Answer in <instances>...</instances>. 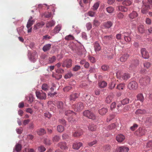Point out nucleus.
Returning <instances> with one entry per match:
<instances>
[{
	"mask_svg": "<svg viewBox=\"0 0 152 152\" xmlns=\"http://www.w3.org/2000/svg\"><path fill=\"white\" fill-rule=\"evenodd\" d=\"M84 106L83 102H80L73 104L72 105V108L75 111L79 112L81 111L84 108Z\"/></svg>",
	"mask_w": 152,
	"mask_h": 152,
	"instance_id": "f257e3e1",
	"label": "nucleus"
},
{
	"mask_svg": "<svg viewBox=\"0 0 152 152\" xmlns=\"http://www.w3.org/2000/svg\"><path fill=\"white\" fill-rule=\"evenodd\" d=\"M28 57L30 61L32 62H35L38 58L37 53L36 52L31 53L28 52Z\"/></svg>",
	"mask_w": 152,
	"mask_h": 152,
	"instance_id": "f03ea898",
	"label": "nucleus"
},
{
	"mask_svg": "<svg viewBox=\"0 0 152 152\" xmlns=\"http://www.w3.org/2000/svg\"><path fill=\"white\" fill-rule=\"evenodd\" d=\"M116 75L117 76L125 80H127L130 77L129 74L126 73H122L120 71L117 72Z\"/></svg>",
	"mask_w": 152,
	"mask_h": 152,
	"instance_id": "7ed1b4c3",
	"label": "nucleus"
},
{
	"mask_svg": "<svg viewBox=\"0 0 152 152\" xmlns=\"http://www.w3.org/2000/svg\"><path fill=\"white\" fill-rule=\"evenodd\" d=\"M83 113L84 116L89 119L94 120L96 118L95 115L91 111L89 110H85Z\"/></svg>",
	"mask_w": 152,
	"mask_h": 152,
	"instance_id": "20e7f679",
	"label": "nucleus"
},
{
	"mask_svg": "<svg viewBox=\"0 0 152 152\" xmlns=\"http://www.w3.org/2000/svg\"><path fill=\"white\" fill-rule=\"evenodd\" d=\"M72 61L70 59H67L64 60L62 64L63 67H66L67 68H69L72 66Z\"/></svg>",
	"mask_w": 152,
	"mask_h": 152,
	"instance_id": "39448f33",
	"label": "nucleus"
},
{
	"mask_svg": "<svg viewBox=\"0 0 152 152\" xmlns=\"http://www.w3.org/2000/svg\"><path fill=\"white\" fill-rule=\"evenodd\" d=\"M128 88L130 89L135 90L138 88V84L135 81H132L129 84Z\"/></svg>",
	"mask_w": 152,
	"mask_h": 152,
	"instance_id": "423d86ee",
	"label": "nucleus"
},
{
	"mask_svg": "<svg viewBox=\"0 0 152 152\" xmlns=\"http://www.w3.org/2000/svg\"><path fill=\"white\" fill-rule=\"evenodd\" d=\"M36 95L37 98L40 99H45L46 97V93L42 92H40L39 91H36Z\"/></svg>",
	"mask_w": 152,
	"mask_h": 152,
	"instance_id": "0eeeda50",
	"label": "nucleus"
},
{
	"mask_svg": "<svg viewBox=\"0 0 152 152\" xmlns=\"http://www.w3.org/2000/svg\"><path fill=\"white\" fill-rule=\"evenodd\" d=\"M150 81V78L149 77H147L146 78H140L139 82L141 85H145L149 83Z\"/></svg>",
	"mask_w": 152,
	"mask_h": 152,
	"instance_id": "6e6552de",
	"label": "nucleus"
},
{
	"mask_svg": "<svg viewBox=\"0 0 152 152\" xmlns=\"http://www.w3.org/2000/svg\"><path fill=\"white\" fill-rule=\"evenodd\" d=\"M129 150L128 148L125 146L117 147L115 151V152H128Z\"/></svg>",
	"mask_w": 152,
	"mask_h": 152,
	"instance_id": "1a4fd4ad",
	"label": "nucleus"
},
{
	"mask_svg": "<svg viewBox=\"0 0 152 152\" xmlns=\"http://www.w3.org/2000/svg\"><path fill=\"white\" fill-rule=\"evenodd\" d=\"M121 104H118L117 106L118 109V110L117 112V113H119L120 112H126L129 110L130 109V106L129 105H126L123 109L121 110L120 108V107H121Z\"/></svg>",
	"mask_w": 152,
	"mask_h": 152,
	"instance_id": "9d476101",
	"label": "nucleus"
},
{
	"mask_svg": "<svg viewBox=\"0 0 152 152\" xmlns=\"http://www.w3.org/2000/svg\"><path fill=\"white\" fill-rule=\"evenodd\" d=\"M141 53L142 57L145 59H148L149 58L148 52L145 48H142L141 50Z\"/></svg>",
	"mask_w": 152,
	"mask_h": 152,
	"instance_id": "9b49d317",
	"label": "nucleus"
},
{
	"mask_svg": "<svg viewBox=\"0 0 152 152\" xmlns=\"http://www.w3.org/2000/svg\"><path fill=\"white\" fill-rule=\"evenodd\" d=\"M144 123L146 126H149L152 125V117H147L144 119Z\"/></svg>",
	"mask_w": 152,
	"mask_h": 152,
	"instance_id": "f8f14e48",
	"label": "nucleus"
},
{
	"mask_svg": "<svg viewBox=\"0 0 152 152\" xmlns=\"http://www.w3.org/2000/svg\"><path fill=\"white\" fill-rule=\"evenodd\" d=\"M151 9L150 6L148 4H144L142 6L141 9L142 13L146 14L148 12V10Z\"/></svg>",
	"mask_w": 152,
	"mask_h": 152,
	"instance_id": "ddd939ff",
	"label": "nucleus"
},
{
	"mask_svg": "<svg viewBox=\"0 0 152 152\" xmlns=\"http://www.w3.org/2000/svg\"><path fill=\"white\" fill-rule=\"evenodd\" d=\"M113 38L112 35L103 36L102 37V40L104 42L107 43L109 42Z\"/></svg>",
	"mask_w": 152,
	"mask_h": 152,
	"instance_id": "4468645a",
	"label": "nucleus"
},
{
	"mask_svg": "<svg viewBox=\"0 0 152 152\" xmlns=\"http://www.w3.org/2000/svg\"><path fill=\"white\" fill-rule=\"evenodd\" d=\"M45 25V23L43 21L38 22L34 25L33 29L34 30H37L42 28Z\"/></svg>",
	"mask_w": 152,
	"mask_h": 152,
	"instance_id": "2eb2a0df",
	"label": "nucleus"
},
{
	"mask_svg": "<svg viewBox=\"0 0 152 152\" xmlns=\"http://www.w3.org/2000/svg\"><path fill=\"white\" fill-rule=\"evenodd\" d=\"M138 16L137 13L135 11H133L132 12L129 14L128 16L131 19H133L136 18Z\"/></svg>",
	"mask_w": 152,
	"mask_h": 152,
	"instance_id": "dca6fc26",
	"label": "nucleus"
},
{
	"mask_svg": "<svg viewBox=\"0 0 152 152\" xmlns=\"http://www.w3.org/2000/svg\"><path fill=\"white\" fill-rule=\"evenodd\" d=\"M79 94L77 93H72L69 96V99L70 101H75L76 99L78 97Z\"/></svg>",
	"mask_w": 152,
	"mask_h": 152,
	"instance_id": "f3484780",
	"label": "nucleus"
},
{
	"mask_svg": "<svg viewBox=\"0 0 152 152\" xmlns=\"http://www.w3.org/2000/svg\"><path fill=\"white\" fill-rule=\"evenodd\" d=\"M83 144L80 142H75L73 145V148L75 150H78L82 146Z\"/></svg>",
	"mask_w": 152,
	"mask_h": 152,
	"instance_id": "a211bd4d",
	"label": "nucleus"
},
{
	"mask_svg": "<svg viewBox=\"0 0 152 152\" xmlns=\"http://www.w3.org/2000/svg\"><path fill=\"white\" fill-rule=\"evenodd\" d=\"M94 48L95 51L97 53L101 50V47L99 44L97 42H96L94 44Z\"/></svg>",
	"mask_w": 152,
	"mask_h": 152,
	"instance_id": "6ab92c4d",
	"label": "nucleus"
},
{
	"mask_svg": "<svg viewBox=\"0 0 152 152\" xmlns=\"http://www.w3.org/2000/svg\"><path fill=\"white\" fill-rule=\"evenodd\" d=\"M58 146L62 149L67 150L68 149V147L67 146L65 142H60L58 144Z\"/></svg>",
	"mask_w": 152,
	"mask_h": 152,
	"instance_id": "aec40b11",
	"label": "nucleus"
},
{
	"mask_svg": "<svg viewBox=\"0 0 152 152\" xmlns=\"http://www.w3.org/2000/svg\"><path fill=\"white\" fill-rule=\"evenodd\" d=\"M61 26L59 25H58L55 27L52 31V32L53 34H56L58 33L61 30Z\"/></svg>",
	"mask_w": 152,
	"mask_h": 152,
	"instance_id": "412c9836",
	"label": "nucleus"
},
{
	"mask_svg": "<svg viewBox=\"0 0 152 152\" xmlns=\"http://www.w3.org/2000/svg\"><path fill=\"white\" fill-rule=\"evenodd\" d=\"M129 57V55L128 54H125L123 55L120 58V60L121 62H124L126 61Z\"/></svg>",
	"mask_w": 152,
	"mask_h": 152,
	"instance_id": "4be33fe9",
	"label": "nucleus"
},
{
	"mask_svg": "<svg viewBox=\"0 0 152 152\" xmlns=\"http://www.w3.org/2000/svg\"><path fill=\"white\" fill-rule=\"evenodd\" d=\"M125 137L122 134H119L117 135L116 137V139L118 142H122L125 139Z\"/></svg>",
	"mask_w": 152,
	"mask_h": 152,
	"instance_id": "5701e85b",
	"label": "nucleus"
},
{
	"mask_svg": "<svg viewBox=\"0 0 152 152\" xmlns=\"http://www.w3.org/2000/svg\"><path fill=\"white\" fill-rule=\"evenodd\" d=\"M146 111L144 109H138L135 112L136 115L144 114L146 113Z\"/></svg>",
	"mask_w": 152,
	"mask_h": 152,
	"instance_id": "b1692460",
	"label": "nucleus"
},
{
	"mask_svg": "<svg viewBox=\"0 0 152 152\" xmlns=\"http://www.w3.org/2000/svg\"><path fill=\"white\" fill-rule=\"evenodd\" d=\"M113 23L111 21H108L104 23V26L106 28H110L113 25Z\"/></svg>",
	"mask_w": 152,
	"mask_h": 152,
	"instance_id": "393cba45",
	"label": "nucleus"
},
{
	"mask_svg": "<svg viewBox=\"0 0 152 152\" xmlns=\"http://www.w3.org/2000/svg\"><path fill=\"white\" fill-rule=\"evenodd\" d=\"M85 99L88 103L90 104L93 103V98L91 97L90 95H86L85 97Z\"/></svg>",
	"mask_w": 152,
	"mask_h": 152,
	"instance_id": "a878e982",
	"label": "nucleus"
},
{
	"mask_svg": "<svg viewBox=\"0 0 152 152\" xmlns=\"http://www.w3.org/2000/svg\"><path fill=\"white\" fill-rule=\"evenodd\" d=\"M137 99L140 101V102H142L144 100V97L142 94L140 93L138 94L137 96Z\"/></svg>",
	"mask_w": 152,
	"mask_h": 152,
	"instance_id": "bb28decb",
	"label": "nucleus"
},
{
	"mask_svg": "<svg viewBox=\"0 0 152 152\" xmlns=\"http://www.w3.org/2000/svg\"><path fill=\"white\" fill-rule=\"evenodd\" d=\"M107 111V109L105 108H102L99 110V114L102 115H105Z\"/></svg>",
	"mask_w": 152,
	"mask_h": 152,
	"instance_id": "cd10ccee",
	"label": "nucleus"
},
{
	"mask_svg": "<svg viewBox=\"0 0 152 152\" xmlns=\"http://www.w3.org/2000/svg\"><path fill=\"white\" fill-rule=\"evenodd\" d=\"M55 24V22L53 20H51L48 22L46 24V27L47 28H49L52 27L54 26Z\"/></svg>",
	"mask_w": 152,
	"mask_h": 152,
	"instance_id": "c85d7f7f",
	"label": "nucleus"
},
{
	"mask_svg": "<svg viewBox=\"0 0 152 152\" xmlns=\"http://www.w3.org/2000/svg\"><path fill=\"white\" fill-rule=\"evenodd\" d=\"M138 30L139 32L141 34L144 33L145 31V29L143 25H140L138 27Z\"/></svg>",
	"mask_w": 152,
	"mask_h": 152,
	"instance_id": "c756f323",
	"label": "nucleus"
},
{
	"mask_svg": "<svg viewBox=\"0 0 152 152\" xmlns=\"http://www.w3.org/2000/svg\"><path fill=\"white\" fill-rule=\"evenodd\" d=\"M51 45L47 44L45 45L42 48V50L44 52H46L49 50L51 48Z\"/></svg>",
	"mask_w": 152,
	"mask_h": 152,
	"instance_id": "7c9ffc66",
	"label": "nucleus"
},
{
	"mask_svg": "<svg viewBox=\"0 0 152 152\" xmlns=\"http://www.w3.org/2000/svg\"><path fill=\"white\" fill-rule=\"evenodd\" d=\"M37 134L39 135H42L46 133L45 130L43 128H40L37 131Z\"/></svg>",
	"mask_w": 152,
	"mask_h": 152,
	"instance_id": "2f4dec72",
	"label": "nucleus"
},
{
	"mask_svg": "<svg viewBox=\"0 0 152 152\" xmlns=\"http://www.w3.org/2000/svg\"><path fill=\"white\" fill-rule=\"evenodd\" d=\"M88 129L91 131H95L96 129V125L93 124H90L88 127Z\"/></svg>",
	"mask_w": 152,
	"mask_h": 152,
	"instance_id": "473e14b6",
	"label": "nucleus"
},
{
	"mask_svg": "<svg viewBox=\"0 0 152 152\" xmlns=\"http://www.w3.org/2000/svg\"><path fill=\"white\" fill-rule=\"evenodd\" d=\"M118 10L123 12H126L128 10V9L123 6H120L118 7Z\"/></svg>",
	"mask_w": 152,
	"mask_h": 152,
	"instance_id": "72a5a7b5",
	"label": "nucleus"
},
{
	"mask_svg": "<svg viewBox=\"0 0 152 152\" xmlns=\"http://www.w3.org/2000/svg\"><path fill=\"white\" fill-rule=\"evenodd\" d=\"M137 132L140 135H143L145 133L144 129L141 128H139L137 130Z\"/></svg>",
	"mask_w": 152,
	"mask_h": 152,
	"instance_id": "f704fd0d",
	"label": "nucleus"
},
{
	"mask_svg": "<svg viewBox=\"0 0 152 152\" xmlns=\"http://www.w3.org/2000/svg\"><path fill=\"white\" fill-rule=\"evenodd\" d=\"M34 22V20H28L27 25H26V27L27 28H29L30 27H31V26L33 24Z\"/></svg>",
	"mask_w": 152,
	"mask_h": 152,
	"instance_id": "c9c22d12",
	"label": "nucleus"
},
{
	"mask_svg": "<svg viewBox=\"0 0 152 152\" xmlns=\"http://www.w3.org/2000/svg\"><path fill=\"white\" fill-rule=\"evenodd\" d=\"M83 133L80 130H79L76 131L73 134V136L74 137H78L81 135Z\"/></svg>",
	"mask_w": 152,
	"mask_h": 152,
	"instance_id": "e433bc0d",
	"label": "nucleus"
},
{
	"mask_svg": "<svg viewBox=\"0 0 152 152\" xmlns=\"http://www.w3.org/2000/svg\"><path fill=\"white\" fill-rule=\"evenodd\" d=\"M23 27L21 26L17 28V31L19 35H21L23 34L24 31L23 30Z\"/></svg>",
	"mask_w": 152,
	"mask_h": 152,
	"instance_id": "4c0bfd02",
	"label": "nucleus"
},
{
	"mask_svg": "<svg viewBox=\"0 0 152 152\" xmlns=\"http://www.w3.org/2000/svg\"><path fill=\"white\" fill-rule=\"evenodd\" d=\"M99 85L100 88H104L106 86L107 83L104 81H102L99 83Z\"/></svg>",
	"mask_w": 152,
	"mask_h": 152,
	"instance_id": "58836bf2",
	"label": "nucleus"
},
{
	"mask_svg": "<svg viewBox=\"0 0 152 152\" xmlns=\"http://www.w3.org/2000/svg\"><path fill=\"white\" fill-rule=\"evenodd\" d=\"M22 148V146L21 144L17 143L15 146V150L17 152L20 151Z\"/></svg>",
	"mask_w": 152,
	"mask_h": 152,
	"instance_id": "ea45409f",
	"label": "nucleus"
},
{
	"mask_svg": "<svg viewBox=\"0 0 152 152\" xmlns=\"http://www.w3.org/2000/svg\"><path fill=\"white\" fill-rule=\"evenodd\" d=\"M73 75V74L71 72H68L64 76L65 79H68L70 78Z\"/></svg>",
	"mask_w": 152,
	"mask_h": 152,
	"instance_id": "a19ab883",
	"label": "nucleus"
},
{
	"mask_svg": "<svg viewBox=\"0 0 152 152\" xmlns=\"http://www.w3.org/2000/svg\"><path fill=\"white\" fill-rule=\"evenodd\" d=\"M113 99V97L112 96H108L106 98V102L108 104H109L111 102Z\"/></svg>",
	"mask_w": 152,
	"mask_h": 152,
	"instance_id": "79ce46f5",
	"label": "nucleus"
},
{
	"mask_svg": "<svg viewBox=\"0 0 152 152\" xmlns=\"http://www.w3.org/2000/svg\"><path fill=\"white\" fill-rule=\"evenodd\" d=\"M65 39L66 40H70L74 39V37L71 34L66 36L65 37Z\"/></svg>",
	"mask_w": 152,
	"mask_h": 152,
	"instance_id": "37998d69",
	"label": "nucleus"
},
{
	"mask_svg": "<svg viewBox=\"0 0 152 152\" xmlns=\"http://www.w3.org/2000/svg\"><path fill=\"white\" fill-rule=\"evenodd\" d=\"M129 99L128 98H126L123 99L121 102V104L123 105H124L129 103Z\"/></svg>",
	"mask_w": 152,
	"mask_h": 152,
	"instance_id": "c03bdc74",
	"label": "nucleus"
},
{
	"mask_svg": "<svg viewBox=\"0 0 152 152\" xmlns=\"http://www.w3.org/2000/svg\"><path fill=\"white\" fill-rule=\"evenodd\" d=\"M100 23L99 21L96 19H94L93 22V24L94 26L96 27L98 26L100 24Z\"/></svg>",
	"mask_w": 152,
	"mask_h": 152,
	"instance_id": "a18cd8bd",
	"label": "nucleus"
},
{
	"mask_svg": "<svg viewBox=\"0 0 152 152\" xmlns=\"http://www.w3.org/2000/svg\"><path fill=\"white\" fill-rule=\"evenodd\" d=\"M99 5V2L95 3L93 6V9L96 10L97 9Z\"/></svg>",
	"mask_w": 152,
	"mask_h": 152,
	"instance_id": "49530a36",
	"label": "nucleus"
},
{
	"mask_svg": "<svg viewBox=\"0 0 152 152\" xmlns=\"http://www.w3.org/2000/svg\"><path fill=\"white\" fill-rule=\"evenodd\" d=\"M86 27L87 30L89 31L92 28V24L90 22L87 23L86 24Z\"/></svg>",
	"mask_w": 152,
	"mask_h": 152,
	"instance_id": "de8ad7c7",
	"label": "nucleus"
},
{
	"mask_svg": "<svg viewBox=\"0 0 152 152\" xmlns=\"http://www.w3.org/2000/svg\"><path fill=\"white\" fill-rule=\"evenodd\" d=\"M64 104L61 101H58L57 102V106L58 108L62 109L63 107Z\"/></svg>",
	"mask_w": 152,
	"mask_h": 152,
	"instance_id": "09e8293b",
	"label": "nucleus"
},
{
	"mask_svg": "<svg viewBox=\"0 0 152 152\" xmlns=\"http://www.w3.org/2000/svg\"><path fill=\"white\" fill-rule=\"evenodd\" d=\"M115 127V124H114L113 123L109 125L107 127V129L109 130H112L114 129Z\"/></svg>",
	"mask_w": 152,
	"mask_h": 152,
	"instance_id": "8fccbe9b",
	"label": "nucleus"
},
{
	"mask_svg": "<svg viewBox=\"0 0 152 152\" xmlns=\"http://www.w3.org/2000/svg\"><path fill=\"white\" fill-rule=\"evenodd\" d=\"M107 11L109 13H111L114 11L113 8L111 7H109L106 8Z\"/></svg>",
	"mask_w": 152,
	"mask_h": 152,
	"instance_id": "3c124183",
	"label": "nucleus"
},
{
	"mask_svg": "<svg viewBox=\"0 0 152 152\" xmlns=\"http://www.w3.org/2000/svg\"><path fill=\"white\" fill-rule=\"evenodd\" d=\"M57 131L59 132H62L64 130V127L61 125H58L57 127Z\"/></svg>",
	"mask_w": 152,
	"mask_h": 152,
	"instance_id": "603ef678",
	"label": "nucleus"
},
{
	"mask_svg": "<svg viewBox=\"0 0 152 152\" xmlns=\"http://www.w3.org/2000/svg\"><path fill=\"white\" fill-rule=\"evenodd\" d=\"M42 89L44 91H47L48 89V85L46 83H44L42 86Z\"/></svg>",
	"mask_w": 152,
	"mask_h": 152,
	"instance_id": "864d4df0",
	"label": "nucleus"
},
{
	"mask_svg": "<svg viewBox=\"0 0 152 152\" xmlns=\"http://www.w3.org/2000/svg\"><path fill=\"white\" fill-rule=\"evenodd\" d=\"M81 67L78 65H75L72 68V70L74 71H77L80 69Z\"/></svg>",
	"mask_w": 152,
	"mask_h": 152,
	"instance_id": "5fc2aeb1",
	"label": "nucleus"
},
{
	"mask_svg": "<svg viewBox=\"0 0 152 152\" xmlns=\"http://www.w3.org/2000/svg\"><path fill=\"white\" fill-rule=\"evenodd\" d=\"M71 86H66L63 88V90L65 92H68L72 88Z\"/></svg>",
	"mask_w": 152,
	"mask_h": 152,
	"instance_id": "6e6d98bb",
	"label": "nucleus"
},
{
	"mask_svg": "<svg viewBox=\"0 0 152 152\" xmlns=\"http://www.w3.org/2000/svg\"><path fill=\"white\" fill-rule=\"evenodd\" d=\"M46 149L45 147L42 145L40 146L38 148V150L39 152H44Z\"/></svg>",
	"mask_w": 152,
	"mask_h": 152,
	"instance_id": "4d7b16f0",
	"label": "nucleus"
},
{
	"mask_svg": "<svg viewBox=\"0 0 152 152\" xmlns=\"http://www.w3.org/2000/svg\"><path fill=\"white\" fill-rule=\"evenodd\" d=\"M87 15L91 17H94L95 16V12L93 11H89L87 13Z\"/></svg>",
	"mask_w": 152,
	"mask_h": 152,
	"instance_id": "13d9d810",
	"label": "nucleus"
},
{
	"mask_svg": "<svg viewBox=\"0 0 152 152\" xmlns=\"http://www.w3.org/2000/svg\"><path fill=\"white\" fill-rule=\"evenodd\" d=\"M125 87V84H120L118 85L117 88L119 90L123 89Z\"/></svg>",
	"mask_w": 152,
	"mask_h": 152,
	"instance_id": "bf43d9fd",
	"label": "nucleus"
},
{
	"mask_svg": "<svg viewBox=\"0 0 152 152\" xmlns=\"http://www.w3.org/2000/svg\"><path fill=\"white\" fill-rule=\"evenodd\" d=\"M56 57L55 56H53L52 57L49 58V61L50 63H53L56 61Z\"/></svg>",
	"mask_w": 152,
	"mask_h": 152,
	"instance_id": "052dcab7",
	"label": "nucleus"
},
{
	"mask_svg": "<svg viewBox=\"0 0 152 152\" xmlns=\"http://www.w3.org/2000/svg\"><path fill=\"white\" fill-rule=\"evenodd\" d=\"M146 147L152 149V141H150L147 143Z\"/></svg>",
	"mask_w": 152,
	"mask_h": 152,
	"instance_id": "680f3d73",
	"label": "nucleus"
},
{
	"mask_svg": "<svg viewBox=\"0 0 152 152\" xmlns=\"http://www.w3.org/2000/svg\"><path fill=\"white\" fill-rule=\"evenodd\" d=\"M123 4L126 6L130 5L131 4L130 1L129 0H125L123 2Z\"/></svg>",
	"mask_w": 152,
	"mask_h": 152,
	"instance_id": "e2e57ef3",
	"label": "nucleus"
},
{
	"mask_svg": "<svg viewBox=\"0 0 152 152\" xmlns=\"http://www.w3.org/2000/svg\"><path fill=\"white\" fill-rule=\"evenodd\" d=\"M52 76L53 77L55 78L56 79L59 80L61 78L62 75H57L53 74L52 75Z\"/></svg>",
	"mask_w": 152,
	"mask_h": 152,
	"instance_id": "0e129e2a",
	"label": "nucleus"
},
{
	"mask_svg": "<svg viewBox=\"0 0 152 152\" xmlns=\"http://www.w3.org/2000/svg\"><path fill=\"white\" fill-rule=\"evenodd\" d=\"M60 139V138L59 136L56 135L53 137V140L54 142H57Z\"/></svg>",
	"mask_w": 152,
	"mask_h": 152,
	"instance_id": "69168bd1",
	"label": "nucleus"
},
{
	"mask_svg": "<svg viewBox=\"0 0 152 152\" xmlns=\"http://www.w3.org/2000/svg\"><path fill=\"white\" fill-rule=\"evenodd\" d=\"M138 126V125L137 124H134L133 126H131L130 128V129L132 131L135 130L137 129Z\"/></svg>",
	"mask_w": 152,
	"mask_h": 152,
	"instance_id": "338daca9",
	"label": "nucleus"
},
{
	"mask_svg": "<svg viewBox=\"0 0 152 152\" xmlns=\"http://www.w3.org/2000/svg\"><path fill=\"white\" fill-rule=\"evenodd\" d=\"M115 83L114 82H111L110 84V86L109 87V88L112 89L115 86Z\"/></svg>",
	"mask_w": 152,
	"mask_h": 152,
	"instance_id": "774afa93",
	"label": "nucleus"
}]
</instances>
